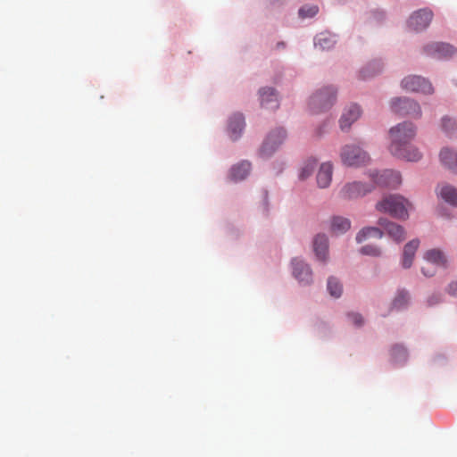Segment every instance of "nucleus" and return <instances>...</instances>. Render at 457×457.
<instances>
[{"mask_svg":"<svg viewBox=\"0 0 457 457\" xmlns=\"http://www.w3.org/2000/svg\"><path fill=\"white\" fill-rule=\"evenodd\" d=\"M370 191L367 184L361 182L348 183L344 186L340 194L344 199H356L365 195Z\"/></svg>","mask_w":457,"mask_h":457,"instance_id":"obj_12","label":"nucleus"},{"mask_svg":"<svg viewBox=\"0 0 457 457\" xmlns=\"http://www.w3.org/2000/svg\"><path fill=\"white\" fill-rule=\"evenodd\" d=\"M442 300V296L439 294H433L428 298V304L429 306H433L438 303H440Z\"/></svg>","mask_w":457,"mask_h":457,"instance_id":"obj_34","label":"nucleus"},{"mask_svg":"<svg viewBox=\"0 0 457 457\" xmlns=\"http://www.w3.org/2000/svg\"><path fill=\"white\" fill-rule=\"evenodd\" d=\"M424 52L435 58H448L456 53V49L446 43L434 42L425 46Z\"/></svg>","mask_w":457,"mask_h":457,"instance_id":"obj_11","label":"nucleus"},{"mask_svg":"<svg viewBox=\"0 0 457 457\" xmlns=\"http://www.w3.org/2000/svg\"><path fill=\"white\" fill-rule=\"evenodd\" d=\"M391 357L394 362L403 363L406 361L408 353L403 345H395L391 349Z\"/></svg>","mask_w":457,"mask_h":457,"instance_id":"obj_27","label":"nucleus"},{"mask_svg":"<svg viewBox=\"0 0 457 457\" xmlns=\"http://www.w3.org/2000/svg\"><path fill=\"white\" fill-rule=\"evenodd\" d=\"M401 85L404 90L410 92L429 95L434 91L431 83L428 79L416 75H410L405 77L402 80Z\"/></svg>","mask_w":457,"mask_h":457,"instance_id":"obj_7","label":"nucleus"},{"mask_svg":"<svg viewBox=\"0 0 457 457\" xmlns=\"http://www.w3.org/2000/svg\"><path fill=\"white\" fill-rule=\"evenodd\" d=\"M433 18V12L428 9L414 12L408 20V27L415 31H420L428 27Z\"/></svg>","mask_w":457,"mask_h":457,"instance_id":"obj_10","label":"nucleus"},{"mask_svg":"<svg viewBox=\"0 0 457 457\" xmlns=\"http://www.w3.org/2000/svg\"><path fill=\"white\" fill-rule=\"evenodd\" d=\"M245 128V119L242 114H234L228 121V131L232 140H237Z\"/></svg>","mask_w":457,"mask_h":457,"instance_id":"obj_17","label":"nucleus"},{"mask_svg":"<svg viewBox=\"0 0 457 457\" xmlns=\"http://www.w3.org/2000/svg\"><path fill=\"white\" fill-rule=\"evenodd\" d=\"M372 254L373 256H378L381 254V251L380 250H377L373 247V252H372Z\"/></svg>","mask_w":457,"mask_h":457,"instance_id":"obj_41","label":"nucleus"},{"mask_svg":"<svg viewBox=\"0 0 457 457\" xmlns=\"http://www.w3.org/2000/svg\"><path fill=\"white\" fill-rule=\"evenodd\" d=\"M371 237V228L365 227L361 229L356 236V242L358 244H362L366 242Z\"/></svg>","mask_w":457,"mask_h":457,"instance_id":"obj_32","label":"nucleus"},{"mask_svg":"<svg viewBox=\"0 0 457 457\" xmlns=\"http://www.w3.org/2000/svg\"><path fill=\"white\" fill-rule=\"evenodd\" d=\"M370 68L368 67L360 70L357 76L359 79L365 80L370 77Z\"/></svg>","mask_w":457,"mask_h":457,"instance_id":"obj_35","label":"nucleus"},{"mask_svg":"<svg viewBox=\"0 0 457 457\" xmlns=\"http://www.w3.org/2000/svg\"><path fill=\"white\" fill-rule=\"evenodd\" d=\"M384 233L397 243L403 241L406 236L404 228L401 225L387 219H379L378 228L373 227V238H381Z\"/></svg>","mask_w":457,"mask_h":457,"instance_id":"obj_4","label":"nucleus"},{"mask_svg":"<svg viewBox=\"0 0 457 457\" xmlns=\"http://www.w3.org/2000/svg\"><path fill=\"white\" fill-rule=\"evenodd\" d=\"M384 18V12L382 11H376L373 12V19H376L378 21H382Z\"/></svg>","mask_w":457,"mask_h":457,"instance_id":"obj_40","label":"nucleus"},{"mask_svg":"<svg viewBox=\"0 0 457 457\" xmlns=\"http://www.w3.org/2000/svg\"><path fill=\"white\" fill-rule=\"evenodd\" d=\"M361 114V110L357 104H351L345 109L339 120V126L342 130L350 129L352 124L355 122Z\"/></svg>","mask_w":457,"mask_h":457,"instance_id":"obj_14","label":"nucleus"},{"mask_svg":"<svg viewBox=\"0 0 457 457\" xmlns=\"http://www.w3.org/2000/svg\"><path fill=\"white\" fill-rule=\"evenodd\" d=\"M439 157L445 167L457 174V153L454 150L445 147L440 151Z\"/></svg>","mask_w":457,"mask_h":457,"instance_id":"obj_15","label":"nucleus"},{"mask_svg":"<svg viewBox=\"0 0 457 457\" xmlns=\"http://www.w3.org/2000/svg\"><path fill=\"white\" fill-rule=\"evenodd\" d=\"M351 228V222L348 219L336 216L331 220L330 229L335 235L345 233Z\"/></svg>","mask_w":457,"mask_h":457,"instance_id":"obj_24","label":"nucleus"},{"mask_svg":"<svg viewBox=\"0 0 457 457\" xmlns=\"http://www.w3.org/2000/svg\"><path fill=\"white\" fill-rule=\"evenodd\" d=\"M261 104L266 109H277L278 107L276 91L271 87H263L260 90Z\"/></svg>","mask_w":457,"mask_h":457,"instance_id":"obj_16","label":"nucleus"},{"mask_svg":"<svg viewBox=\"0 0 457 457\" xmlns=\"http://www.w3.org/2000/svg\"><path fill=\"white\" fill-rule=\"evenodd\" d=\"M421 271L426 277H432L436 273V270L428 266H423Z\"/></svg>","mask_w":457,"mask_h":457,"instance_id":"obj_37","label":"nucleus"},{"mask_svg":"<svg viewBox=\"0 0 457 457\" xmlns=\"http://www.w3.org/2000/svg\"><path fill=\"white\" fill-rule=\"evenodd\" d=\"M316 166H317V161L316 160H314V159L308 160L304 163V165L302 167L300 174H299V178L301 179H305L308 177H310L311 174L313 172L314 169L316 168Z\"/></svg>","mask_w":457,"mask_h":457,"instance_id":"obj_29","label":"nucleus"},{"mask_svg":"<svg viewBox=\"0 0 457 457\" xmlns=\"http://www.w3.org/2000/svg\"><path fill=\"white\" fill-rule=\"evenodd\" d=\"M411 301L410 294L405 289H399L391 303V308L395 311H402L408 307Z\"/></svg>","mask_w":457,"mask_h":457,"instance_id":"obj_22","label":"nucleus"},{"mask_svg":"<svg viewBox=\"0 0 457 457\" xmlns=\"http://www.w3.org/2000/svg\"><path fill=\"white\" fill-rule=\"evenodd\" d=\"M319 12V8L317 5H310V6H303L299 10V15L302 18H312L315 16Z\"/></svg>","mask_w":457,"mask_h":457,"instance_id":"obj_31","label":"nucleus"},{"mask_svg":"<svg viewBox=\"0 0 457 457\" xmlns=\"http://www.w3.org/2000/svg\"><path fill=\"white\" fill-rule=\"evenodd\" d=\"M360 253L363 255H370L371 253V246L365 245L360 249Z\"/></svg>","mask_w":457,"mask_h":457,"instance_id":"obj_39","label":"nucleus"},{"mask_svg":"<svg viewBox=\"0 0 457 457\" xmlns=\"http://www.w3.org/2000/svg\"><path fill=\"white\" fill-rule=\"evenodd\" d=\"M416 135L413 123L404 121L391 128L389 131L391 154L400 159L417 162L421 158V153L411 142Z\"/></svg>","mask_w":457,"mask_h":457,"instance_id":"obj_1","label":"nucleus"},{"mask_svg":"<svg viewBox=\"0 0 457 457\" xmlns=\"http://www.w3.org/2000/svg\"><path fill=\"white\" fill-rule=\"evenodd\" d=\"M251 170V163L248 162H242L230 170V179L234 181H239L247 177Z\"/></svg>","mask_w":457,"mask_h":457,"instance_id":"obj_23","label":"nucleus"},{"mask_svg":"<svg viewBox=\"0 0 457 457\" xmlns=\"http://www.w3.org/2000/svg\"><path fill=\"white\" fill-rule=\"evenodd\" d=\"M328 122H325L324 124H322L320 128L317 129L316 135L318 137H320L323 134H325L328 131Z\"/></svg>","mask_w":457,"mask_h":457,"instance_id":"obj_38","label":"nucleus"},{"mask_svg":"<svg viewBox=\"0 0 457 457\" xmlns=\"http://www.w3.org/2000/svg\"><path fill=\"white\" fill-rule=\"evenodd\" d=\"M328 240L326 235L318 234L313 239V249L320 261H326L328 255Z\"/></svg>","mask_w":457,"mask_h":457,"instance_id":"obj_18","label":"nucleus"},{"mask_svg":"<svg viewBox=\"0 0 457 457\" xmlns=\"http://www.w3.org/2000/svg\"><path fill=\"white\" fill-rule=\"evenodd\" d=\"M340 155L343 163L347 166H361L369 160V154L356 145H345Z\"/></svg>","mask_w":457,"mask_h":457,"instance_id":"obj_6","label":"nucleus"},{"mask_svg":"<svg viewBox=\"0 0 457 457\" xmlns=\"http://www.w3.org/2000/svg\"><path fill=\"white\" fill-rule=\"evenodd\" d=\"M333 166L330 162H325L320 165L317 175V183L320 188H326L332 180Z\"/></svg>","mask_w":457,"mask_h":457,"instance_id":"obj_19","label":"nucleus"},{"mask_svg":"<svg viewBox=\"0 0 457 457\" xmlns=\"http://www.w3.org/2000/svg\"><path fill=\"white\" fill-rule=\"evenodd\" d=\"M419 239H412L404 245L402 262L403 268L408 269L411 266L415 253L419 248Z\"/></svg>","mask_w":457,"mask_h":457,"instance_id":"obj_20","label":"nucleus"},{"mask_svg":"<svg viewBox=\"0 0 457 457\" xmlns=\"http://www.w3.org/2000/svg\"><path fill=\"white\" fill-rule=\"evenodd\" d=\"M447 292L452 296H457V280L449 284Z\"/></svg>","mask_w":457,"mask_h":457,"instance_id":"obj_36","label":"nucleus"},{"mask_svg":"<svg viewBox=\"0 0 457 457\" xmlns=\"http://www.w3.org/2000/svg\"><path fill=\"white\" fill-rule=\"evenodd\" d=\"M391 110L396 114L402 116H410L419 119L421 117V108L420 104L406 97H396L391 101Z\"/></svg>","mask_w":457,"mask_h":457,"instance_id":"obj_5","label":"nucleus"},{"mask_svg":"<svg viewBox=\"0 0 457 457\" xmlns=\"http://www.w3.org/2000/svg\"><path fill=\"white\" fill-rule=\"evenodd\" d=\"M381 187H397L402 183V177L399 171L385 170L380 172L373 173V184Z\"/></svg>","mask_w":457,"mask_h":457,"instance_id":"obj_9","label":"nucleus"},{"mask_svg":"<svg viewBox=\"0 0 457 457\" xmlns=\"http://www.w3.org/2000/svg\"><path fill=\"white\" fill-rule=\"evenodd\" d=\"M335 43L334 37L327 33H320L315 38V46L321 50L330 49Z\"/></svg>","mask_w":457,"mask_h":457,"instance_id":"obj_26","label":"nucleus"},{"mask_svg":"<svg viewBox=\"0 0 457 457\" xmlns=\"http://www.w3.org/2000/svg\"><path fill=\"white\" fill-rule=\"evenodd\" d=\"M442 129L446 134L452 135L457 130V121L454 119L445 116L442 119Z\"/></svg>","mask_w":457,"mask_h":457,"instance_id":"obj_30","label":"nucleus"},{"mask_svg":"<svg viewBox=\"0 0 457 457\" xmlns=\"http://www.w3.org/2000/svg\"><path fill=\"white\" fill-rule=\"evenodd\" d=\"M285 138L286 131L283 129H278L270 132L261 147V156L263 158L270 157L282 144Z\"/></svg>","mask_w":457,"mask_h":457,"instance_id":"obj_8","label":"nucleus"},{"mask_svg":"<svg viewBox=\"0 0 457 457\" xmlns=\"http://www.w3.org/2000/svg\"><path fill=\"white\" fill-rule=\"evenodd\" d=\"M440 196L448 204L457 206V188L451 185H443L439 189Z\"/></svg>","mask_w":457,"mask_h":457,"instance_id":"obj_25","label":"nucleus"},{"mask_svg":"<svg viewBox=\"0 0 457 457\" xmlns=\"http://www.w3.org/2000/svg\"><path fill=\"white\" fill-rule=\"evenodd\" d=\"M337 90L334 87H325L317 90L310 98L309 107L313 113L329 110L337 100Z\"/></svg>","mask_w":457,"mask_h":457,"instance_id":"obj_3","label":"nucleus"},{"mask_svg":"<svg viewBox=\"0 0 457 457\" xmlns=\"http://www.w3.org/2000/svg\"><path fill=\"white\" fill-rule=\"evenodd\" d=\"M347 318L352 324L357 327L361 326L363 323L362 317L359 313L350 312L347 314Z\"/></svg>","mask_w":457,"mask_h":457,"instance_id":"obj_33","label":"nucleus"},{"mask_svg":"<svg viewBox=\"0 0 457 457\" xmlns=\"http://www.w3.org/2000/svg\"><path fill=\"white\" fill-rule=\"evenodd\" d=\"M293 274L295 278L304 285H308L312 280V273L310 267L302 260L294 259L292 261Z\"/></svg>","mask_w":457,"mask_h":457,"instance_id":"obj_13","label":"nucleus"},{"mask_svg":"<svg viewBox=\"0 0 457 457\" xmlns=\"http://www.w3.org/2000/svg\"><path fill=\"white\" fill-rule=\"evenodd\" d=\"M424 259L429 264L445 268L447 266V258L439 249H430L424 253Z\"/></svg>","mask_w":457,"mask_h":457,"instance_id":"obj_21","label":"nucleus"},{"mask_svg":"<svg viewBox=\"0 0 457 457\" xmlns=\"http://www.w3.org/2000/svg\"><path fill=\"white\" fill-rule=\"evenodd\" d=\"M328 290L330 295L337 298L343 292L342 284L334 277H330L328 279Z\"/></svg>","mask_w":457,"mask_h":457,"instance_id":"obj_28","label":"nucleus"},{"mask_svg":"<svg viewBox=\"0 0 457 457\" xmlns=\"http://www.w3.org/2000/svg\"><path fill=\"white\" fill-rule=\"evenodd\" d=\"M411 206L409 201L399 195H386L376 204L378 211L403 220L409 218V209Z\"/></svg>","mask_w":457,"mask_h":457,"instance_id":"obj_2","label":"nucleus"}]
</instances>
